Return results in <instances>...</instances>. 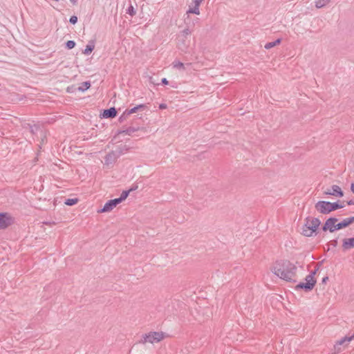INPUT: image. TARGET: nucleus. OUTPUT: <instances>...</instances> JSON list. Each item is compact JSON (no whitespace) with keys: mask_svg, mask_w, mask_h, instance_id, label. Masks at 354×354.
Instances as JSON below:
<instances>
[{"mask_svg":"<svg viewBox=\"0 0 354 354\" xmlns=\"http://www.w3.org/2000/svg\"><path fill=\"white\" fill-rule=\"evenodd\" d=\"M272 271L280 279L291 281H295L297 267L288 260H280L274 263Z\"/></svg>","mask_w":354,"mask_h":354,"instance_id":"obj_1","label":"nucleus"},{"mask_svg":"<svg viewBox=\"0 0 354 354\" xmlns=\"http://www.w3.org/2000/svg\"><path fill=\"white\" fill-rule=\"evenodd\" d=\"M344 206L337 202L330 203L328 201H319L315 205V209L321 214H327L337 209L342 208Z\"/></svg>","mask_w":354,"mask_h":354,"instance_id":"obj_2","label":"nucleus"},{"mask_svg":"<svg viewBox=\"0 0 354 354\" xmlns=\"http://www.w3.org/2000/svg\"><path fill=\"white\" fill-rule=\"evenodd\" d=\"M316 274V270L312 271L309 274H308L306 278V282H300L296 286V289H303L306 292H309L313 289L315 286L316 280L315 279V274Z\"/></svg>","mask_w":354,"mask_h":354,"instance_id":"obj_3","label":"nucleus"},{"mask_svg":"<svg viewBox=\"0 0 354 354\" xmlns=\"http://www.w3.org/2000/svg\"><path fill=\"white\" fill-rule=\"evenodd\" d=\"M165 333L163 332H150L142 335V339L140 341V343H158L162 340L165 338Z\"/></svg>","mask_w":354,"mask_h":354,"instance_id":"obj_4","label":"nucleus"},{"mask_svg":"<svg viewBox=\"0 0 354 354\" xmlns=\"http://www.w3.org/2000/svg\"><path fill=\"white\" fill-rule=\"evenodd\" d=\"M312 223V226H308V223H304L301 228V234L304 236L310 237L317 234V230L321 224L320 220H315Z\"/></svg>","mask_w":354,"mask_h":354,"instance_id":"obj_5","label":"nucleus"},{"mask_svg":"<svg viewBox=\"0 0 354 354\" xmlns=\"http://www.w3.org/2000/svg\"><path fill=\"white\" fill-rule=\"evenodd\" d=\"M14 223V218L8 213H0V229H6Z\"/></svg>","mask_w":354,"mask_h":354,"instance_id":"obj_6","label":"nucleus"},{"mask_svg":"<svg viewBox=\"0 0 354 354\" xmlns=\"http://www.w3.org/2000/svg\"><path fill=\"white\" fill-rule=\"evenodd\" d=\"M337 221L338 219L335 217H330L328 218L322 227V230L324 232L328 230L330 232H333L336 230H339L336 224Z\"/></svg>","mask_w":354,"mask_h":354,"instance_id":"obj_7","label":"nucleus"},{"mask_svg":"<svg viewBox=\"0 0 354 354\" xmlns=\"http://www.w3.org/2000/svg\"><path fill=\"white\" fill-rule=\"evenodd\" d=\"M352 340H354V333L350 336L346 335L344 337L339 339V341H337L334 346V349H335L334 354L341 352L342 351L341 346L344 345V344H348L350 342H351Z\"/></svg>","mask_w":354,"mask_h":354,"instance_id":"obj_8","label":"nucleus"},{"mask_svg":"<svg viewBox=\"0 0 354 354\" xmlns=\"http://www.w3.org/2000/svg\"><path fill=\"white\" fill-rule=\"evenodd\" d=\"M120 203L117 198L109 200L104 204L102 209L98 211V212L102 213L111 212Z\"/></svg>","mask_w":354,"mask_h":354,"instance_id":"obj_9","label":"nucleus"},{"mask_svg":"<svg viewBox=\"0 0 354 354\" xmlns=\"http://www.w3.org/2000/svg\"><path fill=\"white\" fill-rule=\"evenodd\" d=\"M324 194L338 197H342L344 195L341 188L336 185H333L330 189H328L326 191H325Z\"/></svg>","mask_w":354,"mask_h":354,"instance_id":"obj_10","label":"nucleus"},{"mask_svg":"<svg viewBox=\"0 0 354 354\" xmlns=\"http://www.w3.org/2000/svg\"><path fill=\"white\" fill-rule=\"evenodd\" d=\"M353 223H354V216L346 218L343 219L341 222L337 223V227H338V230H340L348 227Z\"/></svg>","mask_w":354,"mask_h":354,"instance_id":"obj_11","label":"nucleus"},{"mask_svg":"<svg viewBox=\"0 0 354 354\" xmlns=\"http://www.w3.org/2000/svg\"><path fill=\"white\" fill-rule=\"evenodd\" d=\"M117 115V110L115 107L105 109L103 111L102 117L104 118H113Z\"/></svg>","mask_w":354,"mask_h":354,"instance_id":"obj_12","label":"nucleus"},{"mask_svg":"<svg viewBox=\"0 0 354 354\" xmlns=\"http://www.w3.org/2000/svg\"><path fill=\"white\" fill-rule=\"evenodd\" d=\"M203 0H194V6L193 8H189L187 11V14L192 13L198 15L200 14L199 6Z\"/></svg>","mask_w":354,"mask_h":354,"instance_id":"obj_13","label":"nucleus"},{"mask_svg":"<svg viewBox=\"0 0 354 354\" xmlns=\"http://www.w3.org/2000/svg\"><path fill=\"white\" fill-rule=\"evenodd\" d=\"M342 248L344 250L354 248V237L344 239L342 243Z\"/></svg>","mask_w":354,"mask_h":354,"instance_id":"obj_14","label":"nucleus"},{"mask_svg":"<svg viewBox=\"0 0 354 354\" xmlns=\"http://www.w3.org/2000/svg\"><path fill=\"white\" fill-rule=\"evenodd\" d=\"M147 108V106L146 104H139V105H137L136 106L131 109H127L125 110V114H127V115H131V114H133L134 113H136L138 110H143Z\"/></svg>","mask_w":354,"mask_h":354,"instance_id":"obj_15","label":"nucleus"},{"mask_svg":"<svg viewBox=\"0 0 354 354\" xmlns=\"http://www.w3.org/2000/svg\"><path fill=\"white\" fill-rule=\"evenodd\" d=\"M95 44L93 41H89V43L86 45V48L83 51L84 55H89L94 50Z\"/></svg>","mask_w":354,"mask_h":354,"instance_id":"obj_16","label":"nucleus"},{"mask_svg":"<svg viewBox=\"0 0 354 354\" xmlns=\"http://www.w3.org/2000/svg\"><path fill=\"white\" fill-rule=\"evenodd\" d=\"M330 0H317L315 1V7L317 8H322L326 6Z\"/></svg>","mask_w":354,"mask_h":354,"instance_id":"obj_17","label":"nucleus"},{"mask_svg":"<svg viewBox=\"0 0 354 354\" xmlns=\"http://www.w3.org/2000/svg\"><path fill=\"white\" fill-rule=\"evenodd\" d=\"M173 65H174V67L178 69V70H182V71H185V66L183 63H182L180 61H174L173 62Z\"/></svg>","mask_w":354,"mask_h":354,"instance_id":"obj_18","label":"nucleus"},{"mask_svg":"<svg viewBox=\"0 0 354 354\" xmlns=\"http://www.w3.org/2000/svg\"><path fill=\"white\" fill-rule=\"evenodd\" d=\"M130 192H131V190L123 191L122 192L119 198H117V199L119 201L120 203H122L123 201H124L128 197Z\"/></svg>","mask_w":354,"mask_h":354,"instance_id":"obj_19","label":"nucleus"},{"mask_svg":"<svg viewBox=\"0 0 354 354\" xmlns=\"http://www.w3.org/2000/svg\"><path fill=\"white\" fill-rule=\"evenodd\" d=\"M91 86V82L89 81L84 82L82 85L78 88V90L81 91H85L88 89Z\"/></svg>","mask_w":354,"mask_h":354,"instance_id":"obj_20","label":"nucleus"},{"mask_svg":"<svg viewBox=\"0 0 354 354\" xmlns=\"http://www.w3.org/2000/svg\"><path fill=\"white\" fill-rule=\"evenodd\" d=\"M191 32H192L189 28L184 29L178 35L179 40L180 39V37L187 38V37L189 35Z\"/></svg>","mask_w":354,"mask_h":354,"instance_id":"obj_21","label":"nucleus"},{"mask_svg":"<svg viewBox=\"0 0 354 354\" xmlns=\"http://www.w3.org/2000/svg\"><path fill=\"white\" fill-rule=\"evenodd\" d=\"M78 202V199L75 198H68L65 201L64 203L66 205H68V206H72V205H74L75 204H77Z\"/></svg>","mask_w":354,"mask_h":354,"instance_id":"obj_22","label":"nucleus"},{"mask_svg":"<svg viewBox=\"0 0 354 354\" xmlns=\"http://www.w3.org/2000/svg\"><path fill=\"white\" fill-rule=\"evenodd\" d=\"M315 220H319L318 218H313V217H310V216H308L305 219V223H308V226H312V223H315L314 222H313V221H315Z\"/></svg>","mask_w":354,"mask_h":354,"instance_id":"obj_23","label":"nucleus"},{"mask_svg":"<svg viewBox=\"0 0 354 354\" xmlns=\"http://www.w3.org/2000/svg\"><path fill=\"white\" fill-rule=\"evenodd\" d=\"M39 129L40 128L38 125L30 126V132L32 135L36 134Z\"/></svg>","mask_w":354,"mask_h":354,"instance_id":"obj_24","label":"nucleus"},{"mask_svg":"<svg viewBox=\"0 0 354 354\" xmlns=\"http://www.w3.org/2000/svg\"><path fill=\"white\" fill-rule=\"evenodd\" d=\"M75 46V42L73 40H69L66 43V47L68 49H72Z\"/></svg>","mask_w":354,"mask_h":354,"instance_id":"obj_25","label":"nucleus"},{"mask_svg":"<svg viewBox=\"0 0 354 354\" xmlns=\"http://www.w3.org/2000/svg\"><path fill=\"white\" fill-rule=\"evenodd\" d=\"M180 38H181V40H182V44H180V43H178V47H179V48H180V49H182V50H183V48H187V45L185 43V39H186L187 38H184V37H180Z\"/></svg>","mask_w":354,"mask_h":354,"instance_id":"obj_26","label":"nucleus"},{"mask_svg":"<svg viewBox=\"0 0 354 354\" xmlns=\"http://www.w3.org/2000/svg\"><path fill=\"white\" fill-rule=\"evenodd\" d=\"M127 13H128L129 15H130L131 16H133L136 15V11L133 8V7L132 6H130L127 10Z\"/></svg>","mask_w":354,"mask_h":354,"instance_id":"obj_27","label":"nucleus"},{"mask_svg":"<svg viewBox=\"0 0 354 354\" xmlns=\"http://www.w3.org/2000/svg\"><path fill=\"white\" fill-rule=\"evenodd\" d=\"M129 115H127V114H125V111H124V113L120 116L119 118V122H124L127 118V117L129 116Z\"/></svg>","mask_w":354,"mask_h":354,"instance_id":"obj_28","label":"nucleus"},{"mask_svg":"<svg viewBox=\"0 0 354 354\" xmlns=\"http://www.w3.org/2000/svg\"><path fill=\"white\" fill-rule=\"evenodd\" d=\"M69 22L72 24H75L77 22V17L75 15L71 16L69 19Z\"/></svg>","mask_w":354,"mask_h":354,"instance_id":"obj_29","label":"nucleus"},{"mask_svg":"<svg viewBox=\"0 0 354 354\" xmlns=\"http://www.w3.org/2000/svg\"><path fill=\"white\" fill-rule=\"evenodd\" d=\"M274 47V42L272 41V42H268L267 44H266V45L264 46V48L266 49H270Z\"/></svg>","mask_w":354,"mask_h":354,"instance_id":"obj_30","label":"nucleus"},{"mask_svg":"<svg viewBox=\"0 0 354 354\" xmlns=\"http://www.w3.org/2000/svg\"><path fill=\"white\" fill-rule=\"evenodd\" d=\"M115 156L113 152V153H109V154H107L106 156V161H109V160H111L112 158H113Z\"/></svg>","mask_w":354,"mask_h":354,"instance_id":"obj_31","label":"nucleus"},{"mask_svg":"<svg viewBox=\"0 0 354 354\" xmlns=\"http://www.w3.org/2000/svg\"><path fill=\"white\" fill-rule=\"evenodd\" d=\"M273 42H274V46L279 45L281 42V39L279 38V39H276L275 41H274Z\"/></svg>","mask_w":354,"mask_h":354,"instance_id":"obj_32","label":"nucleus"},{"mask_svg":"<svg viewBox=\"0 0 354 354\" xmlns=\"http://www.w3.org/2000/svg\"><path fill=\"white\" fill-rule=\"evenodd\" d=\"M273 42H274V46L279 45L281 42V39L279 38V39H276L275 41H274Z\"/></svg>","mask_w":354,"mask_h":354,"instance_id":"obj_33","label":"nucleus"},{"mask_svg":"<svg viewBox=\"0 0 354 354\" xmlns=\"http://www.w3.org/2000/svg\"><path fill=\"white\" fill-rule=\"evenodd\" d=\"M133 131H134V130H133V129H131V128H129V129H127L126 131H124V132H126V133H127V134L130 135V133H131V132H133Z\"/></svg>","mask_w":354,"mask_h":354,"instance_id":"obj_34","label":"nucleus"},{"mask_svg":"<svg viewBox=\"0 0 354 354\" xmlns=\"http://www.w3.org/2000/svg\"><path fill=\"white\" fill-rule=\"evenodd\" d=\"M167 104H160L159 105V109H162H162H167Z\"/></svg>","mask_w":354,"mask_h":354,"instance_id":"obj_35","label":"nucleus"},{"mask_svg":"<svg viewBox=\"0 0 354 354\" xmlns=\"http://www.w3.org/2000/svg\"><path fill=\"white\" fill-rule=\"evenodd\" d=\"M161 82L162 84L167 85L168 84L169 82L166 78H162L161 80Z\"/></svg>","mask_w":354,"mask_h":354,"instance_id":"obj_36","label":"nucleus"},{"mask_svg":"<svg viewBox=\"0 0 354 354\" xmlns=\"http://www.w3.org/2000/svg\"><path fill=\"white\" fill-rule=\"evenodd\" d=\"M328 279V277H325L322 279V283H326V281Z\"/></svg>","mask_w":354,"mask_h":354,"instance_id":"obj_37","label":"nucleus"},{"mask_svg":"<svg viewBox=\"0 0 354 354\" xmlns=\"http://www.w3.org/2000/svg\"><path fill=\"white\" fill-rule=\"evenodd\" d=\"M351 189L352 192L354 194V183H352L351 185Z\"/></svg>","mask_w":354,"mask_h":354,"instance_id":"obj_38","label":"nucleus"},{"mask_svg":"<svg viewBox=\"0 0 354 354\" xmlns=\"http://www.w3.org/2000/svg\"><path fill=\"white\" fill-rule=\"evenodd\" d=\"M337 240H333V241H332V245H333V246H336V245H337Z\"/></svg>","mask_w":354,"mask_h":354,"instance_id":"obj_39","label":"nucleus"},{"mask_svg":"<svg viewBox=\"0 0 354 354\" xmlns=\"http://www.w3.org/2000/svg\"><path fill=\"white\" fill-rule=\"evenodd\" d=\"M71 1V3L73 4V5H75L77 2V0H70Z\"/></svg>","mask_w":354,"mask_h":354,"instance_id":"obj_40","label":"nucleus"},{"mask_svg":"<svg viewBox=\"0 0 354 354\" xmlns=\"http://www.w3.org/2000/svg\"><path fill=\"white\" fill-rule=\"evenodd\" d=\"M138 186H135L134 187H131V189H129V190H131V192L133 191V190H136L137 189Z\"/></svg>","mask_w":354,"mask_h":354,"instance_id":"obj_41","label":"nucleus"},{"mask_svg":"<svg viewBox=\"0 0 354 354\" xmlns=\"http://www.w3.org/2000/svg\"><path fill=\"white\" fill-rule=\"evenodd\" d=\"M348 205H353L354 202L353 201H350L348 202Z\"/></svg>","mask_w":354,"mask_h":354,"instance_id":"obj_42","label":"nucleus"}]
</instances>
